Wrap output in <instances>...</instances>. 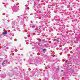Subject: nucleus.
<instances>
[{"instance_id": "9", "label": "nucleus", "mask_w": 80, "mask_h": 80, "mask_svg": "<svg viewBox=\"0 0 80 80\" xmlns=\"http://www.w3.org/2000/svg\"><path fill=\"white\" fill-rule=\"evenodd\" d=\"M4 47H5H5H6V46H5Z\"/></svg>"}, {"instance_id": "8", "label": "nucleus", "mask_w": 80, "mask_h": 80, "mask_svg": "<svg viewBox=\"0 0 80 80\" xmlns=\"http://www.w3.org/2000/svg\"><path fill=\"white\" fill-rule=\"evenodd\" d=\"M57 41H58V40H56Z\"/></svg>"}, {"instance_id": "6", "label": "nucleus", "mask_w": 80, "mask_h": 80, "mask_svg": "<svg viewBox=\"0 0 80 80\" xmlns=\"http://www.w3.org/2000/svg\"><path fill=\"white\" fill-rule=\"evenodd\" d=\"M35 27V25H33V26H32V28H33L34 27Z\"/></svg>"}, {"instance_id": "7", "label": "nucleus", "mask_w": 80, "mask_h": 80, "mask_svg": "<svg viewBox=\"0 0 80 80\" xmlns=\"http://www.w3.org/2000/svg\"><path fill=\"white\" fill-rule=\"evenodd\" d=\"M4 65V63H3V62H2V65Z\"/></svg>"}, {"instance_id": "3", "label": "nucleus", "mask_w": 80, "mask_h": 80, "mask_svg": "<svg viewBox=\"0 0 80 80\" xmlns=\"http://www.w3.org/2000/svg\"><path fill=\"white\" fill-rule=\"evenodd\" d=\"M15 21H13L12 23V25H15Z\"/></svg>"}, {"instance_id": "1", "label": "nucleus", "mask_w": 80, "mask_h": 80, "mask_svg": "<svg viewBox=\"0 0 80 80\" xmlns=\"http://www.w3.org/2000/svg\"><path fill=\"white\" fill-rule=\"evenodd\" d=\"M2 34L3 35H6V34H7V31H5L3 32L2 33Z\"/></svg>"}, {"instance_id": "2", "label": "nucleus", "mask_w": 80, "mask_h": 80, "mask_svg": "<svg viewBox=\"0 0 80 80\" xmlns=\"http://www.w3.org/2000/svg\"><path fill=\"white\" fill-rule=\"evenodd\" d=\"M3 62L4 65H7V61H4Z\"/></svg>"}, {"instance_id": "5", "label": "nucleus", "mask_w": 80, "mask_h": 80, "mask_svg": "<svg viewBox=\"0 0 80 80\" xmlns=\"http://www.w3.org/2000/svg\"><path fill=\"white\" fill-rule=\"evenodd\" d=\"M42 50L43 52H45L46 51V49H43Z\"/></svg>"}, {"instance_id": "4", "label": "nucleus", "mask_w": 80, "mask_h": 80, "mask_svg": "<svg viewBox=\"0 0 80 80\" xmlns=\"http://www.w3.org/2000/svg\"><path fill=\"white\" fill-rule=\"evenodd\" d=\"M70 70H71V71H73V68H71L70 69Z\"/></svg>"}]
</instances>
